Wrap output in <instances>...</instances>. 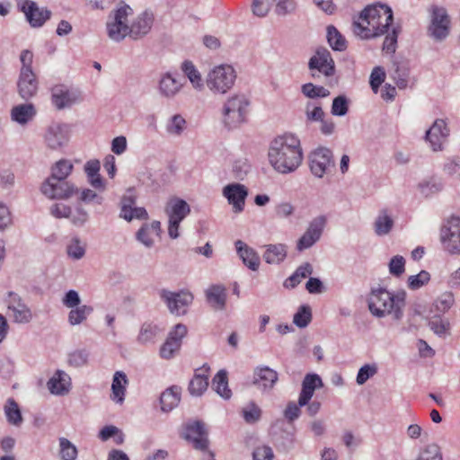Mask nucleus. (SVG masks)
Here are the masks:
<instances>
[{"label":"nucleus","mask_w":460,"mask_h":460,"mask_svg":"<svg viewBox=\"0 0 460 460\" xmlns=\"http://www.w3.org/2000/svg\"><path fill=\"white\" fill-rule=\"evenodd\" d=\"M132 13V8L123 4L110 16L111 20L107 22V32L111 40L118 42L126 36L132 40H139L149 33L154 24V14L149 11H144L128 25V17Z\"/></svg>","instance_id":"nucleus-1"},{"label":"nucleus","mask_w":460,"mask_h":460,"mask_svg":"<svg viewBox=\"0 0 460 460\" xmlns=\"http://www.w3.org/2000/svg\"><path fill=\"white\" fill-rule=\"evenodd\" d=\"M268 156L277 172L289 173L296 171L303 159L299 139L292 134L277 137L270 143Z\"/></svg>","instance_id":"nucleus-2"},{"label":"nucleus","mask_w":460,"mask_h":460,"mask_svg":"<svg viewBox=\"0 0 460 460\" xmlns=\"http://www.w3.org/2000/svg\"><path fill=\"white\" fill-rule=\"evenodd\" d=\"M368 309L371 314L378 318L391 316L395 321L403 317L406 305V292L399 290L391 293L383 288H374L368 296Z\"/></svg>","instance_id":"nucleus-3"},{"label":"nucleus","mask_w":460,"mask_h":460,"mask_svg":"<svg viewBox=\"0 0 460 460\" xmlns=\"http://www.w3.org/2000/svg\"><path fill=\"white\" fill-rule=\"evenodd\" d=\"M361 13L372 22L371 29H366L359 25L358 31L359 39L371 40L388 32V28L394 21L392 9L383 4H375L365 7Z\"/></svg>","instance_id":"nucleus-4"},{"label":"nucleus","mask_w":460,"mask_h":460,"mask_svg":"<svg viewBox=\"0 0 460 460\" xmlns=\"http://www.w3.org/2000/svg\"><path fill=\"white\" fill-rule=\"evenodd\" d=\"M250 104V99L244 93L229 96L222 109L224 124L229 128H234L245 122Z\"/></svg>","instance_id":"nucleus-5"},{"label":"nucleus","mask_w":460,"mask_h":460,"mask_svg":"<svg viewBox=\"0 0 460 460\" xmlns=\"http://www.w3.org/2000/svg\"><path fill=\"white\" fill-rule=\"evenodd\" d=\"M236 77V72L232 66L219 65L208 72L206 84L212 93L224 95L234 87Z\"/></svg>","instance_id":"nucleus-6"},{"label":"nucleus","mask_w":460,"mask_h":460,"mask_svg":"<svg viewBox=\"0 0 460 460\" xmlns=\"http://www.w3.org/2000/svg\"><path fill=\"white\" fill-rule=\"evenodd\" d=\"M429 24L427 33L436 41H443L450 33V17L443 6L431 5L429 9Z\"/></svg>","instance_id":"nucleus-7"},{"label":"nucleus","mask_w":460,"mask_h":460,"mask_svg":"<svg viewBox=\"0 0 460 460\" xmlns=\"http://www.w3.org/2000/svg\"><path fill=\"white\" fill-rule=\"evenodd\" d=\"M165 213L169 218L168 234L172 239H176L180 236V224L190 213V207L185 200L174 197L167 202Z\"/></svg>","instance_id":"nucleus-8"},{"label":"nucleus","mask_w":460,"mask_h":460,"mask_svg":"<svg viewBox=\"0 0 460 460\" xmlns=\"http://www.w3.org/2000/svg\"><path fill=\"white\" fill-rule=\"evenodd\" d=\"M440 242L450 254H460V217H451L440 229Z\"/></svg>","instance_id":"nucleus-9"},{"label":"nucleus","mask_w":460,"mask_h":460,"mask_svg":"<svg viewBox=\"0 0 460 460\" xmlns=\"http://www.w3.org/2000/svg\"><path fill=\"white\" fill-rule=\"evenodd\" d=\"M159 296L166 305L169 312L177 316L185 314L193 301V295L187 290L172 292L168 289H161Z\"/></svg>","instance_id":"nucleus-10"},{"label":"nucleus","mask_w":460,"mask_h":460,"mask_svg":"<svg viewBox=\"0 0 460 460\" xmlns=\"http://www.w3.org/2000/svg\"><path fill=\"white\" fill-rule=\"evenodd\" d=\"M308 68L313 77L319 76L320 74L326 77L332 76L335 73V64L331 52L325 48H318L309 59Z\"/></svg>","instance_id":"nucleus-11"},{"label":"nucleus","mask_w":460,"mask_h":460,"mask_svg":"<svg viewBox=\"0 0 460 460\" xmlns=\"http://www.w3.org/2000/svg\"><path fill=\"white\" fill-rule=\"evenodd\" d=\"M41 192L51 199H67L79 192V190L66 180L47 179L41 185Z\"/></svg>","instance_id":"nucleus-12"},{"label":"nucleus","mask_w":460,"mask_h":460,"mask_svg":"<svg viewBox=\"0 0 460 460\" xmlns=\"http://www.w3.org/2000/svg\"><path fill=\"white\" fill-rule=\"evenodd\" d=\"M309 166L315 177L323 178L329 169L334 166L332 150L320 146L312 151L309 155Z\"/></svg>","instance_id":"nucleus-13"},{"label":"nucleus","mask_w":460,"mask_h":460,"mask_svg":"<svg viewBox=\"0 0 460 460\" xmlns=\"http://www.w3.org/2000/svg\"><path fill=\"white\" fill-rule=\"evenodd\" d=\"M18 8L25 15L29 24L32 28H40L50 19L51 11L48 8H40L38 4L31 0H21Z\"/></svg>","instance_id":"nucleus-14"},{"label":"nucleus","mask_w":460,"mask_h":460,"mask_svg":"<svg viewBox=\"0 0 460 460\" xmlns=\"http://www.w3.org/2000/svg\"><path fill=\"white\" fill-rule=\"evenodd\" d=\"M326 221L327 219L324 216L314 217L309 223L304 234L297 241L296 249L302 252L312 247L321 238Z\"/></svg>","instance_id":"nucleus-15"},{"label":"nucleus","mask_w":460,"mask_h":460,"mask_svg":"<svg viewBox=\"0 0 460 460\" xmlns=\"http://www.w3.org/2000/svg\"><path fill=\"white\" fill-rule=\"evenodd\" d=\"M450 129L442 119H437L432 126L426 131L425 141L429 144L434 152L443 150V145L449 137Z\"/></svg>","instance_id":"nucleus-16"},{"label":"nucleus","mask_w":460,"mask_h":460,"mask_svg":"<svg viewBox=\"0 0 460 460\" xmlns=\"http://www.w3.org/2000/svg\"><path fill=\"white\" fill-rule=\"evenodd\" d=\"M7 308L12 312L11 316L17 323H28L32 319V313L27 305L22 301L20 295L9 291L5 299Z\"/></svg>","instance_id":"nucleus-17"},{"label":"nucleus","mask_w":460,"mask_h":460,"mask_svg":"<svg viewBox=\"0 0 460 460\" xmlns=\"http://www.w3.org/2000/svg\"><path fill=\"white\" fill-rule=\"evenodd\" d=\"M69 140V128L66 124L52 123L44 134L46 146L52 150H58L65 146Z\"/></svg>","instance_id":"nucleus-18"},{"label":"nucleus","mask_w":460,"mask_h":460,"mask_svg":"<svg viewBox=\"0 0 460 460\" xmlns=\"http://www.w3.org/2000/svg\"><path fill=\"white\" fill-rule=\"evenodd\" d=\"M223 195L233 206L234 212L240 213L244 208L248 190L241 183H230L224 187Z\"/></svg>","instance_id":"nucleus-19"},{"label":"nucleus","mask_w":460,"mask_h":460,"mask_svg":"<svg viewBox=\"0 0 460 460\" xmlns=\"http://www.w3.org/2000/svg\"><path fill=\"white\" fill-rule=\"evenodd\" d=\"M78 93L65 84H57L51 88V101L58 110L71 107L78 101Z\"/></svg>","instance_id":"nucleus-20"},{"label":"nucleus","mask_w":460,"mask_h":460,"mask_svg":"<svg viewBox=\"0 0 460 460\" xmlns=\"http://www.w3.org/2000/svg\"><path fill=\"white\" fill-rule=\"evenodd\" d=\"M184 438L190 441L197 449L205 450L208 448V434L201 421L196 420L187 423L185 426Z\"/></svg>","instance_id":"nucleus-21"},{"label":"nucleus","mask_w":460,"mask_h":460,"mask_svg":"<svg viewBox=\"0 0 460 460\" xmlns=\"http://www.w3.org/2000/svg\"><path fill=\"white\" fill-rule=\"evenodd\" d=\"M39 83L34 72H20L17 81L18 93L28 101L37 94Z\"/></svg>","instance_id":"nucleus-22"},{"label":"nucleus","mask_w":460,"mask_h":460,"mask_svg":"<svg viewBox=\"0 0 460 460\" xmlns=\"http://www.w3.org/2000/svg\"><path fill=\"white\" fill-rule=\"evenodd\" d=\"M183 84L180 82L172 73L166 72L160 75L158 81V92L161 96L172 99L181 90Z\"/></svg>","instance_id":"nucleus-23"},{"label":"nucleus","mask_w":460,"mask_h":460,"mask_svg":"<svg viewBox=\"0 0 460 460\" xmlns=\"http://www.w3.org/2000/svg\"><path fill=\"white\" fill-rule=\"evenodd\" d=\"M234 245L237 254L243 263L252 271L258 270L261 264V259L257 252L241 240H237L234 243Z\"/></svg>","instance_id":"nucleus-24"},{"label":"nucleus","mask_w":460,"mask_h":460,"mask_svg":"<svg viewBox=\"0 0 460 460\" xmlns=\"http://www.w3.org/2000/svg\"><path fill=\"white\" fill-rule=\"evenodd\" d=\"M278 381V373L269 367H257L253 373V384L262 391H270Z\"/></svg>","instance_id":"nucleus-25"},{"label":"nucleus","mask_w":460,"mask_h":460,"mask_svg":"<svg viewBox=\"0 0 460 460\" xmlns=\"http://www.w3.org/2000/svg\"><path fill=\"white\" fill-rule=\"evenodd\" d=\"M323 385V381L317 374L305 375L302 382V390L299 394V405H307L314 395V390L322 387Z\"/></svg>","instance_id":"nucleus-26"},{"label":"nucleus","mask_w":460,"mask_h":460,"mask_svg":"<svg viewBox=\"0 0 460 460\" xmlns=\"http://www.w3.org/2000/svg\"><path fill=\"white\" fill-rule=\"evenodd\" d=\"M101 164L99 160H89L84 164V172L89 184L95 190L103 191L106 188L103 178L100 174Z\"/></svg>","instance_id":"nucleus-27"},{"label":"nucleus","mask_w":460,"mask_h":460,"mask_svg":"<svg viewBox=\"0 0 460 460\" xmlns=\"http://www.w3.org/2000/svg\"><path fill=\"white\" fill-rule=\"evenodd\" d=\"M36 114V107L31 102L15 105L11 110L12 119L21 125H25L32 120Z\"/></svg>","instance_id":"nucleus-28"},{"label":"nucleus","mask_w":460,"mask_h":460,"mask_svg":"<svg viewBox=\"0 0 460 460\" xmlns=\"http://www.w3.org/2000/svg\"><path fill=\"white\" fill-rule=\"evenodd\" d=\"M181 388L178 385H172L165 389L160 395L161 410L164 412H169L176 406L181 401Z\"/></svg>","instance_id":"nucleus-29"},{"label":"nucleus","mask_w":460,"mask_h":460,"mask_svg":"<svg viewBox=\"0 0 460 460\" xmlns=\"http://www.w3.org/2000/svg\"><path fill=\"white\" fill-rule=\"evenodd\" d=\"M48 388L53 394L63 395L69 392L70 377L62 371L58 370L48 382Z\"/></svg>","instance_id":"nucleus-30"},{"label":"nucleus","mask_w":460,"mask_h":460,"mask_svg":"<svg viewBox=\"0 0 460 460\" xmlns=\"http://www.w3.org/2000/svg\"><path fill=\"white\" fill-rule=\"evenodd\" d=\"M208 303L216 310H223L226 304V289L222 285H212L206 290Z\"/></svg>","instance_id":"nucleus-31"},{"label":"nucleus","mask_w":460,"mask_h":460,"mask_svg":"<svg viewBox=\"0 0 460 460\" xmlns=\"http://www.w3.org/2000/svg\"><path fill=\"white\" fill-rule=\"evenodd\" d=\"M128 380L126 374L122 371L115 372L111 384V395L112 401L117 403H122L124 402L126 385Z\"/></svg>","instance_id":"nucleus-32"},{"label":"nucleus","mask_w":460,"mask_h":460,"mask_svg":"<svg viewBox=\"0 0 460 460\" xmlns=\"http://www.w3.org/2000/svg\"><path fill=\"white\" fill-rule=\"evenodd\" d=\"M212 389L225 400H228L232 396V391L228 386L227 371L219 370L212 379Z\"/></svg>","instance_id":"nucleus-33"},{"label":"nucleus","mask_w":460,"mask_h":460,"mask_svg":"<svg viewBox=\"0 0 460 460\" xmlns=\"http://www.w3.org/2000/svg\"><path fill=\"white\" fill-rule=\"evenodd\" d=\"M287 246L282 243L268 244L263 254L264 261L269 264H279L287 257Z\"/></svg>","instance_id":"nucleus-34"},{"label":"nucleus","mask_w":460,"mask_h":460,"mask_svg":"<svg viewBox=\"0 0 460 460\" xmlns=\"http://www.w3.org/2000/svg\"><path fill=\"white\" fill-rule=\"evenodd\" d=\"M394 225L392 216L386 209H383L379 212L374 223L375 233L379 235H386L393 229Z\"/></svg>","instance_id":"nucleus-35"},{"label":"nucleus","mask_w":460,"mask_h":460,"mask_svg":"<svg viewBox=\"0 0 460 460\" xmlns=\"http://www.w3.org/2000/svg\"><path fill=\"white\" fill-rule=\"evenodd\" d=\"M93 312V307L88 305H80L71 310L67 315V321L70 325H79L85 322L90 314Z\"/></svg>","instance_id":"nucleus-36"},{"label":"nucleus","mask_w":460,"mask_h":460,"mask_svg":"<svg viewBox=\"0 0 460 460\" xmlns=\"http://www.w3.org/2000/svg\"><path fill=\"white\" fill-rule=\"evenodd\" d=\"M313 273V267L309 262L300 265L295 272L284 282L287 288H295L301 281Z\"/></svg>","instance_id":"nucleus-37"},{"label":"nucleus","mask_w":460,"mask_h":460,"mask_svg":"<svg viewBox=\"0 0 460 460\" xmlns=\"http://www.w3.org/2000/svg\"><path fill=\"white\" fill-rule=\"evenodd\" d=\"M394 72L392 78L400 89H405L408 86L410 69L404 62H394Z\"/></svg>","instance_id":"nucleus-38"},{"label":"nucleus","mask_w":460,"mask_h":460,"mask_svg":"<svg viewBox=\"0 0 460 460\" xmlns=\"http://www.w3.org/2000/svg\"><path fill=\"white\" fill-rule=\"evenodd\" d=\"M73 164L69 160L61 159L58 161L51 168V175L48 178L51 181L66 180L73 171Z\"/></svg>","instance_id":"nucleus-39"},{"label":"nucleus","mask_w":460,"mask_h":460,"mask_svg":"<svg viewBox=\"0 0 460 460\" xmlns=\"http://www.w3.org/2000/svg\"><path fill=\"white\" fill-rule=\"evenodd\" d=\"M4 414L7 421L14 426H20L22 423V416L18 403L13 398H9L4 405Z\"/></svg>","instance_id":"nucleus-40"},{"label":"nucleus","mask_w":460,"mask_h":460,"mask_svg":"<svg viewBox=\"0 0 460 460\" xmlns=\"http://www.w3.org/2000/svg\"><path fill=\"white\" fill-rule=\"evenodd\" d=\"M181 70L189 78L192 86L197 90H202L204 84L200 73L197 70L191 61L186 60L181 64Z\"/></svg>","instance_id":"nucleus-41"},{"label":"nucleus","mask_w":460,"mask_h":460,"mask_svg":"<svg viewBox=\"0 0 460 460\" xmlns=\"http://www.w3.org/2000/svg\"><path fill=\"white\" fill-rule=\"evenodd\" d=\"M86 252V243L83 242L79 237L74 236L66 245L67 256L74 260H81Z\"/></svg>","instance_id":"nucleus-42"},{"label":"nucleus","mask_w":460,"mask_h":460,"mask_svg":"<svg viewBox=\"0 0 460 460\" xmlns=\"http://www.w3.org/2000/svg\"><path fill=\"white\" fill-rule=\"evenodd\" d=\"M208 386V376L204 374L195 373L189 383L188 390L193 396H200Z\"/></svg>","instance_id":"nucleus-43"},{"label":"nucleus","mask_w":460,"mask_h":460,"mask_svg":"<svg viewBox=\"0 0 460 460\" xmlns=\"http://www.w3.org/2000/svg\"><path fill=\"white\" fill-rule=\"evenodd\" d=\"M430 330L439 337H446L449 333L450 323L440 315L432 316L428 323Z\"/></svg>","instance_id":"nucleus-44"},{"label":"nucleus","mask_w":460,"mask_h":460,"mask_svg":"<svg viewBox=\"0 0 460 460\" xmlns=\"http://www.w3.org/2000/svg\"><path fill=\"white\" fill-rule=\"evenodd\" d=\"M327 40L334 50L342 51L346 49L345 39L333 25L327 27Z\"/></svg>","instance_id":"nucleus-45"},{"label":"nucleus","mask_w":460,"mask_h":460,"mask_svg":"<svg viewBox=\"0 0 460 460\" xmlns=\"http://www.w3.org/2000/svg\"><path fill=\"white\" fill-rule=\"evenodd\" d=\"M415 460H443V455L438 445L431 443L420 448Z\"/></svg>","instance_id":"nucleus-46"},{"label":"nucleus","mask_w":460,"mask_h":460,"mask_svg":"<svg viewBox=\"0 0 460 460\" xmlns=\"http://www.w3.org/2000/svg\"><path fill=\"white\" fill-rule=\"evenodd\" d=\"M159 333V328L152 323H145L140 329L137 336V341L141 344H147L155 342V340Z\"/></svg>","instance_id":"nucleus-47"},{"label":"nucleus","mask_w":460,"mask_h":460,"mask_svg":"<svg viewBox=\"0 0 460 460\" xmlns=\"http://www.w3.org/2000/svg\"><path fill=\"white\" fill-rule=\"evenodd\" d=\"M59 455L62 460H75L77 457V448L67 438H59Z\"/></svg>","instance_id":"nucleus-48"},{"label":"nucleus","mask_w":460,"mask_h":460,"mask_svg":"<svg viewBox=\"0 0 460 460\" xmlns=\"http://www.w3.org/2000/svg\"><path fill=\"white\" fill-rule=\"evenodd\" d=\"M312 320V311L309 305H303L294 314L293 323L299 328L306 327Z\"/></svg>","instance_id":"nucleus-49"},{"label":"nucleus","mask_w":460,"mask_h":460,"mask_svg":"<svg viewBox=\"0 0 460 460\" xmlns=\"http://www.w3.org/2000/svg\"><path fill=\"white\" fill-rule=\"evenodd\" d=\"M301 91L304 95L311 99L327 97L330 94V91L323 86H317L312 83L303 84Z\"/></svg>","instance_id":"nucleus-50"},{"label":"nucleus","mask_w":460,"mask_h":460,"mask_svg":"<svg viewBox=\"0 0 460 460\" xmlns=\"http://www.w3.org/2000/svg\"><path fill=\"white\" fill-rule=\"evenodd\" d=\"M243 417L247 423H255L261 419V410L253 402H249L242 410Z\"/></svg>","instance_id":"nucleus-51"},{"label":"nucleus","mask_w":460,"mask_h":460,"mask_svg":"<svg viewBox=\"0 0 460 460\" xmlns=\"http://www.w3.org/2000/svg\"><path fill=\"white\" fill-rule=\"evenodd\" d=\"M454 296L450 292H446L438 296L435 302L434 306L436 311L439 314H445L447 312L454 304Z\"/></svg>","instance_id":"nucleus-52"},{"label":"nucleus","mask_w":460,"mask_h":460,"mask_svg":"<svg viewBox=\"0 0 460 460\" xmlns=\"http://www.w3.org/2000/svg\"><path fill=\"white\" fill-rule=\"evenodd\" d=\"M179 341H172V338H167L160 348V356L162 358L170 359L180 349Z\"/></svg>","instance_id":"nucleus-53"},{"label":"nucleus","mask_w":460,"mask_h":460,"mask_svg":"<svg viewBox=\"0 0 460 460\" xmlns=\"http://www.w3.org/2000/svg\"><path fill=\"white\" fill-rule=\"evenodd\" d=\"M89 352L86 349H76L68 355V363L75 367H80L87 364Z\"/></svg>","instance_id":"nucleus-54"},{"label":"nucleus","mask_w":460,"mask_h":460,"mask_svg":"<svg viewBox=\"0 0 460 460\" xmlns=\"http://www.w3.org/2000/svg\"><path fill=\"white\" fill-rule=\"evenodd\" d=\"M429 279V273L426 270H421L419 274L408 278V287L412 290H417L427 284Z\"/></svg>","instance_id":"nucleus-55"},{"label":"nucleus","mask_w":460,"mask_h":460,"mask_svg":"<svg viewBox=\"0 0 460 460\" xmlns=\"http://www.w3.org/2000/svg\"><path fill=\"white\" fill-rule=\"evenodd\" d=\"M185 126V119L181 115L176 114L171 118L166 128L169 134L179 136L184 130Z\"/></svg>","instance_id":"nucleus-56"},{"label":"nucleus","mask_w":460,"mask_h":460,"mask_svg":"<svg viewBox=\"0 0 460 460\" xmlns=\"http://www.w3.org/2000/svg\"><path fill=\"white\" fill-rule=\"evenodd\" d=\"M305 113L308 121H321L324 117L322 107L312 102L306 103Z\"/></svg>","instance_id":"nucleus-57"},{"label":"nucleus","mask_w":460,"mask_h":460,"mask_svg":"<svg viewBox=\"0 0 460 460\" xmlns=\"http://www.w3.org/2000/svg\"><path fill=\"white\" fill-rule=\"evenodd\" d=\"M13 224V214L10 208L0 202V232L10 228Z\"/></svg>","instance_id":"nucleus-58"},{"label":"nucleus","mask_w":460,"mask_h":460,"mask_svg":"<svg viewBox=\"0 0 460 460\" xmlns=\"http://www.w3.org/2000/svg\"><path fill=\"white\" fill-rule=\"evenodd\" d=\"M349 110L348 99L344 95H340L332 101V114L334 116H344Z\"/></svg>","instance_id":"nucleus-59"},{"label":"nucleus","mask_w":460,"mask_h":460,"mask_svg":"<svg viewBox=\"0 0 460 460\" xmlns=\"http://www.w3.org/2000/svg\"><path fill=\"white\" fill-rule=\"evenodd\" d=\"M385 79V70L381 66H376L370 75V86L375 93L378 92L380 85Z\"/></svg>","instance_id":"nucleus-60"},{"label":"nucleus","mask_w":460,"mask_h":460,"mask_svg":"<svg viewBox=\"0 0 460 460\" xmlns=\"http://www.w3.org/2000/svg\"><path fill=\"white\" fill-rule=\"evenodd\" d=\"M388 267L393 276L400 277L405 270V260L401 255H395L390 260Z\"/></svg>","instance_id":"nucleus-61"},{"label":"nucleus","mask_w":460,"mask_h":460,"mask_svg":"<svg viewBox=\"0 0 460 460\" xmlns=\"http://www.w3.org/2000/svg\"><path fill=\"white\" fill-rule=\"evenodd\" d=\"M399 30L397 28H393L391 32H388L385 38L383 43V50L386 53H394L397 47V38H398Z\"/></svg>","instance_id":"nucleus-62"},{"label":"nucleus","mask_w":460,"mask_h":460,"mask_svg":"<svg viewBox=\"0 0 460 460\" xmlns=\"http://www.w3.org/2000/svg\"><path fill=\"white\" fill-rule=\"evenodd\" d=\"M276 0H254L252 4V13L258 17H264L269 13L270 7Z\"/></svg>","instance_id":"nucleus-63"},{"label":"nucleus","mask_w":460,"mask_h":460,"mask_svg":"<svg viewBox=\"0 0 460 460\" xmlns=\"http://www.w3.org/2000/svg\"><path fill=\"white\" fill-rule=\"evenodd\" d=\"M377 372V367L375 365H364L358 372L356 381L358 385L365 384L370 377Z\"/></svg>","instance_id":"nucleus-64"}]
</instances>
